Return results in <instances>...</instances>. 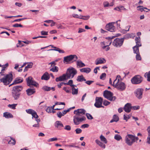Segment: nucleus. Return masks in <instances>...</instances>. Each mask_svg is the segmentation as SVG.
Returning a JSON list of instances; mask_svg holds the SVG:
<instances>
[{
    "mask_svg": "<svg viewBox=\"0 0 150 150\" xmlns=\"http://www.w3.org/2000/svg\"><path fill=\"white\" fill-rule=\"evenodd\" d=\"M120 76L117 75L113 82V86L121 91L124 90L126 87L125 83L122 82L120 79Z\"/></svg>",
    "mask_w": 150,
    "mask_h": 150,
    "instance_id": "f257e3e1",
    "label": "nucleus"
},
{
    "mask_svg": "<svg viewBox=\"0 0 150 150\" xmlns=\"http://www.w3.org/2000/svg\"><path fill=\"white\" fill-rule=\"evenodd\" d=\"M23 87L21 86H14L12 90V95L15 100L18 99L20 97V92L22 90Z\"/></svg>",
    "mask_w": 150,
    "mask_h": 150,
    "instance_id": "f03ea898",
    "label": "nucleus"
},
{
    "mask_svg": "<svg viewBox=\"0 0 150 150\" xmlns=\"http://www.w3.org/2000/svg\"><path fill=\"white\" fill-rule=\"evenodd\" d=\"M77 73L76 70L74 68L71 67L67 69L66 74L68 79H72Z\"/></svg>",
    "mask_w": 150,
    "mask_h": 150,
    "instance_id": "7ed1b4c3",
    "label": "nucleus"
},
{
    "mask_svg": "<svg viewBox=\"0 0 150 150\" xmlns=\"http://www.w3.org/2000/svg\"><path fill=\"white\" fill-rule=\"evenodd\" d=\"M13 79V75L10 73L6 75L4 77L0 79V82H3L6 85H8L12 81Z\"/></svg>",
    "mask_w": 150,
    "mask_h": 150,
    "instance_id": "20e7f679",
    "label": "nucleus"
},
{
    "mask_svg": "<svg viewBox=\"0 0 150 150\" xmlns=\"http://www.w3.org/2000/svg\"><path fill=\"white\" fill-rule=\"evenodd\" d=\"M113 95L112 93L107 90L105 91L103 93V96L111 101H114L116 99V97L113 96Z\"/></svg>",
    "mask_w": 150,
    "mask_h": 150,
    "instance_id": "39448f33",
    "label": "nucleus"
},
{
    "mask_svg": "<svg viewBox=\"0 0 150 150\" xmlns=\"http://www.w3.org/2000/svg\"><path fill=\"white\" fill-rule=\"evenodd\" d=\"M73 118L74 123L76 125H78L81 122L85 120H86L85 117H81L76 115H74Z\"/></svg>",
    "mask_w": 150,
    "mask_h": 150,
    "instance_id": "423d86ee",
    "label": "nucleus"
},
{
    "mask_svg": "<svg viewBox=\"0 0 150 150\" xmlns=\"http://www.w3.org/2000/svg\"><path fill=\"white\" fill-rule=\"evenodd\" d=\"M125 141L128 145L131 146L135 142V137L132 135L128 134L125 137Z\"/></svg>",
    "mask_w": 150,
    "mask_h": 150,
    "instance_id": "0eeeda50",
    "label": "nucleus"
},
{
    "mask_svg": "<svg viewBox=\"0 0 150 150\" xmlns=\"http://www.w3.org/2000/svg\"><path fill=\"white\" fill-rule=\"evenodd\" d=\"M78 59L77 56L75 54L70 55L64 57L63 62L64 63H67L71 62L73 59H74V61H76Z\"/></svg>",
    "mask_w": 150,
    "mask_h": 150,
    "instance_id": "6e6552de",
    "label": "nucleus"
},
{
    "mask_svg": "<svg viewBox=\"0 0 150 150\" xmlns=\"http://www.w3.org/2000/svg\"><path fill=\"white\" fill-rule=\"evenodd\" d=\"M124 41V38H117L115 39L112 42V45L115 47H120L122 45Z\"/></svg>",
    "mask_w": 150,
    "mask_h": 150,
    "instance_id": "1a4fd4ad",
    "label": "nucleus"
},
{
    "mask_svg": "<svg viewBox=\"0 0 150 150\" xmlns=\"http://www.w3.org/2000/svg\"><path fill=\"white\" fill-rule=\"evenodd\" d=\"M27 85L31 87L33 86L35 87H37L38 85V84L33 80V79L31 77H28L26 79Z\"/></svg>",
    "mask_w": 150,
    "mask_h": 150,
    "instance_id": "9d476101",
    "label": "nucleus"
},
{
    "mask_svg": "<svg viewBox=\"0 0 150 150\" xmlns=\"http://www.w3.org/2000/svg\"><path fill=\"white\" fill-rule=\"evenodd\" d=\"M142 81V78L140 76L137 75L132 78L131 80L132 83L138 84L140 83Z\"/></svg>",
    "mask_w": 150,
    "mask_h": 150,
    "instance_id": "9b49d317",
    "label": "nucleus"
},
{
    "mask_svg": "<svg viewBox=\"0 0 150 150\" xmlns=\"http://www.w3.org/2000/svg\"><path fill=\"white\" fill-rule=\"evenodd\" d=\"M144 90L142 88H138L134 91V94L136 97L139 99H141L142 97V94Z\"/></svg>",
    "mask_w": 150,
    "mask_h": 150,
    "instance_id": "f8f14e48",
    "label": "nucleus"
},
{
    "mask_svg": "<svg viewBox=\"0 0 150 150\" xmlns=\"http://www.w3.org/2000/svg\"><path fill=\"white\" fill-rule=\"evenodd\" d=\"M96 102L94 106L97 108H104L102 105L103 99L101 97H96L95 99Z\"/></svg>",
    "mask_w": 150,
    "mask_h": 150,
    "instance_id": "ddd939ff",
    "label": "nucleus"
},
{
    "mask_svg": "<svg viewBox=\"0 0 150 150\" xmlns=\"http://www.w3.org/2000/svg\"><path fill=\"white\" fill-rule=\"evenodd\" d=\"M115 22L110 23L107 24L105 26L106 29L111 32H115V28L114 25V24Z\"/></svg>",
    "mask_w": 150,
    "mask_h": 150,
    "instance_id": "4468645a",
    "label": "nucleus"
},
{
    "mask_svg": "<svg viewBox=\"0 0 150 150\" xmlns=\"http://www.w3.org/2000/svg\"><path fill=\"white\" fill-rule=\"evenodd\" d=\"M114 37H110L106 38V39L108 40V42L109 43V45L105 44L104 42H102L100 43V45L103 49H104L108 46H109L111 44V40Z\"/></svg>",
    "mask_w": 150,
    "mask_h": 150,
    "instance_id": "2eb2a0df",
    "label": "nucleus"
},
{
    "mask_svg": "<svg viewBox=\"0 0 150 150\" xmlns=\"http://www.w3.org/2000/svg\"><path fill=\"white\" fill-rule=\"evenodd\" d=\"M86 111L83 109H79L75 110L74 111V113L81 117H85L84 115L85 114Z\"/></svg>",
    "mask_w": 150,
    "mask_h": 150,
    "instance_id": "dca6fc26",
    "label": "nucleus"
},
{
    "mask_svg": "<svg viewBox=\"0 0 150 150\" xmlns=\"http://www.w3.org/2000/svg\"><path fill=\"white\" fill-rule=\"evenodd\" d=\"M26 111L28 114H31L32 115V117L35 118L36 119H38V116L37 115L36 112L32 109H28L26 110Z\"/></svg>",
    "mask_w": 150,
    "mask_h": 150,
    "instance_id": "f3484780",
    "label": "nucleus"
},
{
    "mask_svg": "<svg viewBox=\"0 0 150 150\" xmlns=\"http://www.w3.org/2000/svg\"><path fill=\"white\" fill-rule=\"evenodd\" d=\"M72 16L74 18H79L84 20H86L90 18V16H82L81 15H78L77 14L73 13L72 14Z\"/></svg>",
    "mask_w": 150,
    "mask_h": 150,
    "instance_id": "a211bd4d",
    "label": "nucleus"
},
{
    "mask_svg": "<svg viewBox=\"0 0 150 150\" xmlns=\"http://www.w3.org/2000/svg\"><path fill=\"white\" fill-rule=\"evenodd\" d=\"M132 109L131 104L130 103H127L125 104L123 108L124 110L126 112H130Z\"/></svg>",
    "mask_w": 150,
    "mask_h": 150,
    "instance_id": "6ab92c4d",
    "label": "nucleus"
},
{
    "mask_svg": "<svg viewBox=\"0 0 150 150\" xmlns=\"http://www.w3.org/2000/svg\"><path fill=\"white\" fill-rule=\"evenodd\" d=\"M67 79V75L65 74H63L62 76L56 78L55 80L57 82L62 81L66 80Z\"/></svg>",
    "mask_w": 150,
    "mask_h": 150,
    "instance_id": "aec40b11",
    "label": "nucleus"
},
{
    "mask_svg": "<svg viewBox=\"0 0 150 150\" xmlns=\"http://www.w3.org/2000/svg\"><path fill=\"white\" fill-rule=\"evenodd\" d=\"M105 62L106 60L104 58H99L96 59L95 61V64L96 65L103 64Z\"/></svg>",
    "mask_w": 150,
    "mask_h": 150,
    "instance_id": "412c9836",
    "label": "nucleus"
},
{
    "mask_svg": "<svg viewBox=\"0 0 150 150\" xmlns=\"http://www.w3.org/2000/svg\"><path fill=\"white\" fill-rule=\"evenodd\" d=\"M26 92L28 96H30L35 92V89L33 88H29L26 90Z\"/></svg>",
    "mask_w": 150,
    "mask_h": 150,
    "instance_id": "4be33fe9",
    "label": "nucleus"
},
{
    "mask_svg": "<svg viewBox=\"0 0 150 150\" xmlns=\"http://www.w3.org/2000/svg\"><path fill=\"white\" fill-rule=\"evenodd\" d=\"M140 39V37L139 36L135 38V40L136 44L135 46H138V47L141 46L142 44L141 43Z\"/></svg>",
    "mask_w": 150,
    "mask_h": 150,
    "instance_id": "5701e85b",
    "label": "nucleus"
},
{
    "mask_svg": "<svg viewBox=\"0 0 150 150\" xmlns=\"http://www.w3.org/2000/svg\"><path fill=\"white\" fill-rule=\"evenodd\" d=\"M3 116L6 118H12L13 117V115L11 113L8 112H4Z\"/></svg>",
    "mask_w": 150,
    "mask_h": 150,
    "instance_id": "b1692460",
    "label": "nucleus"
},
{
    "mask_svg": "<svg viewBox=\"0 0 150 150\" xmlns=\"http://www.w3.org/2000/svg\"><path fill=\"white\" fill-rule=\"evenodd\" d=\"M50 76L49 75L47 72L45 73L41 77L42 80H47L50 79Z\"/></svg>",
    "mask_w": 150,
    "mask_h": 150,
    "instance_id": "393cba45",
    "label": "nucleus"
},
{
    "mask_svg": "<svg viewBox=\"0 0 150 150\" xmlns=\"http://www.w3.org/2000/svg\"><path fill=\"white\" fill-rule=\"evenodd\" d=\"M96 143L100 147L105 149V145L102 142L99 140L97 139L95 140Z\"/></svg>",
    "mask_w": 150,
    "mask_h": 150,
    "instance_id": "a878e982",
    "label": "nucleus"
},
{
    "mask_svg": "<svg viewBox=\"0 0 150 150\" xmlns=\"http://www.w3.org/2000/svg\"><path fill=\"white\" fill-rule=\"evenodd\" d=\"M23 81V80L22 79H17L14 81L12 84L9 85V87H10L13 84H15L21 83Z\"/></svg>",
    "mask_w": 150,
    "mask_h": 150,
    "instance_id": "bb28decb",
    "label": "nucleus"
},
{
    "mask_svg": "<svg viewBox=\"0 0 150 150\" xmlns=\"http://www.w3.org/2000/svg\"><path fill=\"white\" fill-rule=\"evenodd\" d=\"M80 71L81 72H85L86 73H89L91 71V69L89 68H84L80 69Z\"/></svg>",
    "mask_w": 150,
    "mask_h": 150,
    "instance_id": "cd10ccee",
    "label": "nucleus"
},
{
    "mask_svg": "<svg viewBox=\"0 0 150 150\" xmlns=\"http://www.w3.org/2000/svg\"><path fill=\"white\" fill-rule=\"evenodd\" d=\"M76 81L78 82H82L86 81V79H85L83 75L78 76L76 79Z\"/></svg>",
    "mask_w": 150,
    "mask_h": 150,
    "instance_id": "c85d7f7f",
    "label": "nucleus"
},
{
    "mask_svg": "<svg viewBox=\"0 0 150 150\" xmlns=\"http://www.w3.org/2000/svg\"><path fill=\"white\" fill-rule=\"evenodd\" d=\"M77 66L79 68L85 66V64L81 60H78L76 61Z\"/></svg>",
    "mask_w": 150,
    "mask_h": 150,
    "instance_id": "c756f323",
    "label": "nucleus"
},
{
    "mask_svg": "<svg viewBox=\"0 0 150 150\" xmlns=\"http://www.w3.org/2000/svg\"><path fill=\"white\" fill-rule=\"evenodd\" d=\"M135 36V33H128L125 35V37H124V38L125 39H127L131 38H133Z\"/></svg>",
    "mask_w": 150,
    "mask_h": 150,
    "instance_id": "7c9ffc66",
    "label": "nucleus"
},
{
    "mask_svg": "<svg viewBox=\"0 0 150 150\" xmlns=\"http://www.w3.org/2000/svg\"><path fill=\"white\" fill-rule=\"evenodd\" d=\"M146 130L148 132V135L147 139V142L148 143H150V125L148 127Z\"/></svg>",
    "mask_w": 150,
    "mask_h": 150,
    "instance_id": "2f4dec72",
    "label": "nucleus"
},
{
    "mask_svg": "<svg viewBox=\"0 0 150 150\" xmlns=\"http://www.w3.org/2000/svg\"><path fill=\"white\" fill-rule=\"evenodd\" d=\"M71 87L72 93L73 95H77L78 93V88H75L76 86H73Z\"/></svg>",
    "mask_w": 150,
    "mask_h": 150,
    "instance_id": "473e14b6",
    "label": "nucleus"
},
{
    "mask_svg": "<svg viewBox=\"0 0 150 150\" xmlns=\"http://www.w3.org/2000/svg\"><path fill=\"white\" fill-rule=\"evenodd\" d=\"M119 120L118 117L116 115H114L113 116L112 119L110 121V123H112L114 122H117Z\"/></svg>",
    "mask_w": 150,
    "mask_h": 150,
    "instance_id": "72a5a7b5",
    "label": "nucleus"
},
{
    "mask_svg": "<svg viewBox=\"0 0 150 150\" xmlns=\"http://www.w3.org/2000/svg\"><path fill=\"white\" fill-rule=\"evenodd\" d=\"M139 47H138V46H135L133 47L134 52V53H136V54H139Z\"/></svg>",
    "mask_w": 150,
    "mask_h": 150,
    "instance_id": "f704fd0d",
    "label": "nucleus"
},
{
    "mask_svg": "<svg viewBox=\"0 0 150 150\" xmlns=\"http://www.w3.org/2000/svg\"><path fill=\"white\" fill-rule=\"evenodd\" d=\"M49 51H58L59 53H64V51L63 50H61L60 49L57 48L56 49H50L48 50Z\"/></svg>",
    "mask_w": 150,
    "mask_h": 150,
    "instance_id": "c9c22d12",
    "label": "nucleus"
},
{
    "mask_svg": "<svg viewBox=\"0 0 150 150\" xmlns=\"http://www.w3.org/2000/svg\"><path fill=\"white\" fill-rule=\"evenodd\" d=\"M56 125L55 126L57 128L59 127H63L64 126L63 125L60 121H57L56 122Z\"/></svg>",
    "mask_w": 150,
    "mask_h": 150,
    "instance_id": "e433bc0d",
    "label": "nucleus"
},
{
    "mask_svg": "<svg viewBox=\"0 0 150 150\" xmlns=\"http://www.w3.org/2000/svg\"><path fill=\"white\" fill-rule=\"evenodd\" d=\"M50 71L53 72H57L58 71V68L57 66H54L50 69Z\"/></svg>",
    "mask_w": 150,
    "mask_h": 150,
    "instance_id": "4c0bfd02",
    "label": "nucleus"
},
{
    "mask_svg": "<svg viewBox=\"0 0 150 150\" xmlns=\"http://www.w3.org/2000/svg\"><path fill=\"white\" fill-rule=\"evenodd\" d=\"M100 140L103 142L105 144L107 143V141L106 138L102 135H101L100 136Z\"/></svg>",
    "mask_w": 150,
    "mask_h": 150,
    "instance_id": "58836bf2",
    "label": "nucleus"
},
{
    "mask_svg": "<svg viewBox=\"0 0 150 150\" xmlns=\"http://www.w3.org/2000/svg\"><path fill=\"white\" fill-rule=\"evenodd\" d=\"M114 139L116 140L119 141L122 139V138L120 135L116 134L115 135Z\"/></svg>",
    "mask_w": 150,
    "mask_h": 150,
    "instance_id": "ea45409f",
    "label": "nucleus"
},
{
    "mask_svg": "<svg viewBox=\"0 0 150 150\" xmlns=\"http://www.w3.org/2000/svg\"><path fill=\"white\" fill-rule=\"evenodd\" d=\"M73 81L72 80H70L67 83V85H69L71 87L73 86H76V87H77V86L76 85H73Z\"/></svg>",
    "mask_w": 150,
    "mask_h": 150,
    "instance_id": "a19ab883",
    "label": "nucleus"
},
{
    "mask_svg": "<svg viewBox=\"0 0 150 150\" xmlns=\"http://www.w3.org/2000/svg\"><path fill=\"white\" fill-rule=\"evenodd\" d=\"M114 9L118 11H121V10L125 9V8L123 6H121L116 7Z\"/></svg>",
    "mask_w": 150,
    "mask_h": 150,
    "instance_id": "79ce46f5",
    "label": "nucleus"
},
{
    "mask_svg": "<svg viewBox=\"0 0 150 150\" xmlns=\"http://www.w3.org/2000/svg\"><path fill=\"white\" fill-rule=\"evenodd\" d=\"M145 77L147 76V80L148 81H150V71L148 73H146L144 74Z\"/></svg>",
    "mask_w": 150,
    "mask_h": 150,
    "instance_id": "37998d69",
    "label": "nucleus"
},
{
    "mask_svg": "<svg viewBox=\"0 0 150 150\" xmlns=\"http://www.w3.org/2000/svg\"><path fill=\"white\" fill-rule=\"evenodd\" d=\"M35 120L37 122V124L34 125L33 126L34 127H39L40 126L39 122H40V120L39 119H36Z\"/></svg>",
    "mask_w": 150,
    "mask_h": 150,
    "instance_id": "c03bdc74",
    "label": "nucleus"
},
{
    "mask_svg": "<svg viewBox=\"0 0 150 150\" xmlns=\"http://www.w3.org/2000/svg\"><path fill=\"white\" fill-rule=\"evenodd\" d=\"M11 140L9 141L8 142V144H11L13 145H15L16 143V141H15V140L14 139H13V138L11 137Z\"/></svg>",
    "mask_w": 150,
    "mask_h": 150,
    "instance_id": "a18cd8bd",
    "label": "nucleus"
},
{
    "mask_svg": "<svg viewBox=\"0 0 150 150\" xmlns=\"http://www.w3.org/2000/svg\"><path fill=\"white\" fill-rule=\"evenodd\" d=\"M42 89L45 91H50L51 89V87H48L46 86H45L42 87Z\"/></svg>",
    "mask_w": 150,
    "mask_h": 150,
    "instance_id": "49530a36",
    "label": "nucleus"
},
{
    "mask_svg": "<svg viewBox=\"0 0 150 150\" xmlns=\"http://www.w3.org/2000/svg\"><path fill=\"white\" fill-rule=\"evenodd\" d=\"M137 9L138 10L140 11L141 12L143 11H145V10H144L143 6H139L137 7Z\"/></svg>",
    "mask_w": 150,
    "mask_h": 150,
    "instance_id": "de8ad7c7",
    "label": "nucleus"
},
{
    "mask_svg": "<svg viewBox=\"0 0 150 150\" xmlns=\"http://www.w3.org/2000/svg\"><path fill=\"white\" fill-rule=\"evenodd\" d=\"M103 5L104 7H106L110 6L109 3L107 1H105L103 2ZM112 5H110V6H112Z\"/></svg>",
    "mask_w": 150,
    "mask_h": 150,
    "instance_id": "09e8293b",
    "label": "nucleus"
},
{
    "mask_svg": "<svg viewBox=\"0 0 150 150\" xmlns=\"http://www.w3.org/2000/svg\"><path fill=\"white\" fill-rule=\"evenodd\" d=\"M106 76V74L104 73H102L100 76V79H101L104 80Z\"/></svg>",
    "mask_w": 150,
    "mask_h": 150,
    "instance_id": "8fccbe9b",
    "label": "nucleus"
},
{
    "mask_svg": "<svg viewBox=\"0 0 150 150\" xmlns=\"http://www.w3.org/2000/svg\"><path fill=\"white\" fill-rule=\"evenodd\" d=\"M17 105V104H13L12 105L9 104L8 105V106L11 109H15V107Z\"/></svg>",
    "mask_w": 150,
    "mask_h": 150,
    "instance_id": "3c124183",
    "label": "nucleus"
},
{
    "mask_svg": "<svg viewBox=\"0 0 150 150\" xmlns=\"http://www.w3.org/2000/svg\"><path fill=\"white\" fill-rule=\"evenodd\" d=\"M33 65V64L32 62H30L28 63V64L26 66V68H31Z\"/></svg>",
    "mask_w": 150,
    "mask_h": 150,
    "instance_id": "603ef678",
    "label": "nucleus"
},
{
    "mask_svg": "<svg viewBox=\"0 0 150 150\" xmlns=\"http://www.w3.org/2000/svg\"><path fill=\"white\" fill-rule=\"evenodd\" d=\"M86 115L88 119L91 120L93 118L92 115L90 114L87 113L86 114Z\"/></svg>",
    "mask_w": 150,
    "mask_h": 150,
    "instance_id": "864d4df0",
    "label": "nucleus"
},
{
    "mask_svg": "<svg viewBox=\"0 0 150 150\" xmlns=\"http://www.w3.org/2000/svg\"><path fill=\"white\" fill-rule=\"evenodd\" d=\"M136 60H141V58L140 56L139 55V54H136Z\"/></svg>",
    "mask_w": 150,
    "mask_h": 150,
    "instance_id": "5fc2aeb1",
    "label": "nucleus"
},
{
    "mask_svg": "<svg viewBox=\"0 0 150 150\" xmlns=\"http://www.w3.org/2000/svg\"><path fill=\"white\" fill-rule=\"evenodd\" d=\"M8 66V63H7L5 64V65H3L2 66V69H1V71H4L5 70V69Z\"/></svg>",
    "mask_w": 150,
    "mask_h": 150,
    "instance_id": "6e6d98bb",
    "label": "nucleus"
},
{
    "mask_svg": "<svg viewBox=\"0 0 150 150\" xmlns=\"http://www.w3.org/2000/svg\"><path fill=\"white\" fill-rule=\"evenodd\" d=\"M57 140V138H50L48 139L47 140V141L49 142H52V141H56Z\"/></svg>",
    "mask_w": 150,
    "mask_h": 150,
    "instance_id": "4d7b16f0",
    "label": "nucleus"
},
{
    "mask_svg": "<svg viewBox=\"0 0 150 150\" xmlns=\"http://www.w3.org/2000/svg\"><path fill=\"white\" fill-rule=\"evenodd\" d=\"M13 27H22L23 25L21 24H18V23H16L13 25Z\"/></svg>",
    "mask_w": 150,
    "mask_h": 150,
    "instance_id": "13d9d810",
    "label": "nucleus"
},
{
    "mask_svg": "<svg viewBox=\"0 0 150 150\" xmlns=\"http://www.w3.org/2000/svg\"><path fill=\"white\" fill-rule=\"evenodd\" d=\"M110 102L106 100H104L103 102V104L105 106H107L109 105Z\"/></svg>",
    "mask_w": 150,
    "mask_h": 150,
    "instance_id": "bf43d9fd",
    "label": "nucleus"
},
{
    "mask_svg": "<svg viewBox=\"0 0 150 150\" xmlns=\"http://www.w3.org/2000/svg\"><path fill=\"white\" fill-rule=\"evenodd\" d=\"M76 133L77 134H79L81 133L82 132V130L80 128H77L75 130Z\"/></svg>",
    "mask_w": 150,
    "mask_h": 150,
    "instance_id": "052dcab7",
    "label": "nucleus"
},
{
    "mask_svg": "<svg viewBox=\"0 0 150 150\" xmlns=\"http://www.w3.org/2000/svg\"><path fill=\"white\" fill-rule=\"evenodd\" d=\"M57 115L60 118L62 116H63L62 113L60 112H58L57 113Z\"/></svg>",
    "mask_w": 150,
    "mask_h": 150,
    "instance_id": "680f3d73",
    "label": "nucleus"
},
{
    "mask_svg": "<svg viewBox=\"0 0 150 150\" xmlns=\"http://www.w3.org/2000/svg\"><path fill=\"white\" fill-rule=\"evenodd\" d=\"M64 129L67 130H70L71 129V127L70 125H66L65 127L64 128Z\"/></svg>",
    "mask_w": 150,
    "mask_h": 150,
    "instance_id": "e2e57ef3",
    "label": "nucleus"
},
{
    "mask_svg": "<svg viewBox=\"0 0 150 150\" xmlns=\"http://www.w3.org/2000/svg\"><path fill=\"white\" fill-rule=\"evenodd\" d=\"M68 88V87H64L63 88V89L67 93H68L70 92V90H69Z\"/></svg>",
    "mask_w": 150,
    "mask_h": 150,
    "instance_id": "0e129e2a",
    "label": "nucleus"
},
{
    "mask_svg": "<svg viewBox=\"0 0 150 150\" xmlns=\"http://www.w3.org/2000/svg\"><path fill=\"white\" fill-rule=\"evenodd\" d=\"M48 32L42 30L41 31V33L42 35H48Z\"/></svg>",
    "mask_w": 150,
    "mask_h": 150,
    "instance_id": "69168bd1",
    "label": "nucleus"
},
{
    "mask_svg": "<svg viewBox=\"0 0 150 150\" xmlns=\"http://www.w3.org/2000/svg\"><path fill=\"white\" fill-rule=\"evenodd\" d=\"M124 119L126 120L127 121L128 119H129L130 117L129 115H128L127 116H126L125 115H123Z\"/></svg>",
    "mask_w": 150,
    "mask_h": 150,
    "instance_id": "338daca9",
    "label": "nucleus"
},
{
    "mask_svg": "<svg viewBox=\"0 0 150 150\" xmlns=\"http://www.w3.org/2000/svg\"><path fill=\"white\" fill-rule=\"evenodd\" d=\"M89 127V125L88 124H84L82 125L81 127V128H87Z\"/></svg>",
    "mask_w": 150,
    "mask_h": 150,
    "instance_id": "774afa93",
    "label": "nucleus"
}]
</instances>
